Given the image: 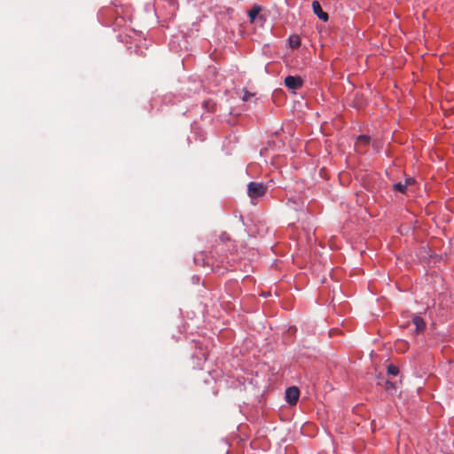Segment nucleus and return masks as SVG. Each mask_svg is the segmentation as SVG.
<instances>
[{"label":"nucleus","mask_w":454,"mask_h":454,"mask_svg":"<svg viewBox=\"0 0 454 454\" xmlns=\"http://www.w3.org/2000/svg\"><path fill=\"white\" fill-rule=\"evenodd\" d=\"M267 187L262 183L250 182L247 185V194L254 200L265 194Z\"/></svg>","instance_id":"1"},{"label":"nucleus","mask_w":454,"mask_h":454,"mask_svg":"<svg viewBox=\"0 0 454 454\" xmlns=\"http://www.w3.org/2000/svg\"><path fill=\"white\" fill-rule=\"evenodd\" d=\"M303 80L300 76L288 75L285 79V85L292 90H296L301 88Z\"/></svg>","instance_id":"2"},{"label":"nucleus","mask_w":454,"mask_h":454,"mask_svg":"<svg viewBox=\"0 0 454 454\" xmlns=\"http://www.w3.org/2000/svg\"><path fill=\"white\" fill-rule=\"evenodd\" d=\"M300 390L297 387H290L286 390V400L290 405H294L298 402Z\"/></svg>","instance_id":"3"},{"label":"nucleus","mask_w":454,"mask_h":454,"mask_svg":"<svg viewBox=\"0 0 454 454\" xmlns=\"http://www.w3.org/2000/svg\"><path fill=\"white\" fill-rule=\"evenodd\" d=\"M261 11H262V6L257 4H254L253 5L252 9L248 11L249 21L251 23L255 22L256 20H259L261 21L265 20V18L263 17V15L260 14Z\"/></svg>","instance_id":"4"},{"label":"nucleus","mask_w":454,"mask_h":454,"mask_svg":"<svg viewBox=\"0 0 454 454\" xmlns=\"http://www.w3.org/2000/svg\"><path fill=\"white\" fill-rule=\"evenodd\" d=\"M312 9L314 13L323 21H327L329 16L326 12L322 10L321 4L318 1L315 0L312 2Z\"/></svg>","instance_id":"5"},{"label":"nucleus","mask_w":454,"mask_h":454,"mask_svg":"<svg viewBox=\"0 0 454 454\" xmlns=\"http://www.w3.org/2000/svg\"><path fill=\"white\" fill-rule=\"evenodd\" d=\"M414 179L411 177L406 178L404 182H398L394 184V190L400 192L402 193H405L407 187L412 184H414Z\"/></svg>","instance_id":"6"},{"label":"nucleus","mask_w":454,"mask_h":454,"mask_svg":"<svg viewBox=\"0 0 454 454\" xmlns=\"http://www.w3.org/2000/svg\"><path fill=\"white\" fill-rule=\"evenodd\" d=\"M412 323L416 327V333H419L422 332L426 327V323L423 318L419 316H416L412 318Z\"/></svg>","instance_id":"7"},{"label":"nucleus","mask_w":454,"mask_h":454,"mask_svg":"<svg viewBox=\"0 0 454 454\" xmlns=\"http://www.w3.org/2000/svg\"><path fill=\"white\" fill-rule=\"evenodd\" d=\"M370 137L368 136H365V135H361L357 137V141H356V147L359 148L360 145H367L370 142Z\"/></svg>","instance_id":"8"},{"label":"nucleus","mask_w":454,"mask_h":454,"mask_svg":"<svg viewBox=\"0 0 454 454\" xmlns=\"http://www.w3.org/2000/svg\"><path fill=\"white\" fill-rule=\"evenodd\" d=\"M290 46L296 49L301 45V39L298 35H294L289 38Z\"/></svg>","instance_id":"9"},{"label":"nucleus","mask_w":454,"mask_h":454,"mask_svg":"<svg viewBox=\"0 0 454 454\" xmlns=\"http://www.w3.org/2000/svg\"><path fill=\"white\" fill-rule=\"evenodd\" d=\"M383 383H384V387L387 390H391V389L396 388L395 382H392L390 380H382V381L378 382L379 385H383Z\"/></svg>","instance_id":"10"},{"label":"nucleus","mask_w":454,"mask_h":454,"mask_svg":"<svg viewBox=\"0 0 454 454\" xmlns=\"http://www.w3.org/2000/svg\"><path fill=\"white\" fill-rule=\"evenodd\" d=\"M399 373V368L392 364L387 366V375L396 376Z\"/></svg>","instance_id":"11"},{"label":"nucleus","mask_w":454,"mask_h":454,"mask_svg":"<svg viewBox=\"0 0 454 454\" xmlns=\"http://www.w3.org/2000/svg\"><path fill=\"white\" fill-rule=\"evenodd\" d=\"M253 96H254V94L250 93V92H249V91H247V90H244V95H243V97H242V100H243V101H247V100H249V98H250L251 97H253Z\"/></svg>","instance_id":"12"},{"label":"nucleus","mask_w":454,"mask_h":454,"mask_svg":"<svg viewBox=\"0 0 454 454\" xmlns=\"http://www.w3.org/2000/svg\"><path fill=\"white\" fill-rule=\"evenodd\" d=\"M221 240L224 241L225 239H228L229 238L228 237H225V235H222L220 237Z\"/></svg>","instance_id":"13"}]
</instances>
